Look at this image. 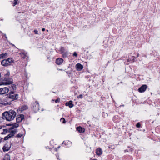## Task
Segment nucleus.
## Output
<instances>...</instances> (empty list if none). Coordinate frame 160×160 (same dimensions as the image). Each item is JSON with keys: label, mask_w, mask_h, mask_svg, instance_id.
<instances>
[{"label": "nucleus", "mask_w": 160, "mask_h": 160, "mask_svg": "<svg viewBox=\"0 0 160 160\" xmlns=\"http://www.w3.org/2000/svg\"><path fill=\"white\" fill-rule=\"evenodd\" d=\"M65 105L67 106H69L70 108H72L74 105L72 103V101H69L68 102H67L65 103Z\"/></svg>", "instance_id": "13"}, {"label": "nucleus", "mask_w": 160, "mask_h": 160, "mask_svg": "<svg viewBox=\"0 0 160 160\" xmlns=\"http://www.w3.org/2000/svg\"><path fill=\"white\" fill-rule=\"evenodd\" d=\"M7 55V54L5 53H2L0 54V59L1 58H3L5 57V56Z\"/></svg>", "instance_id": "28"}, {"label": "nucleus", "mask_w": 160, "mask_h": 160, "mask_svg": "<svg viewBox=\"0 0 160 160\" xmlns=\"http://www.w3.org/2000/svg\"><path fill=\"white\" fill-rule=\"evenodd\" d=\"M11 124H7V125H8V126H12Z\"/></svg>", "instance_id": "46"}, {"label": "nucleus", "mask_w": 160, "mask_h": 160, "mask_svg": "<svg viewBox=\"0 0 160 160\" xmlns=\"http://www.w3.org/2000/svg\"><path fill=\"white\" fill-rule=\"evenodd\" d=\"M13 82V80L12 78H7V81L6 82H0V86L2 85H10L12 84Z\"/></svg>", "instance_id": "4"}, {"label": "nucleus", "mask_w": 160, "mask_h": 160, "mask_svg": "<svg viewBox=\"0 0 160 160\" xmlns=\"http://www.w3.org/2000/svg\"><path fill=\"white\" fill-rule=\"evenodd\" d=\"M62 56L63 58H66L68 55V51L65 52L64 53H62Z\"/></svg>", "instance_id": "20"}, {"label": "nucleus", "mask_w": 160, "mask_h": 160, "mask_svg": "<svg viewBox=\"0 0 160 160\" xmlns=\"http://www.w3.org/2000/svg\"><path fill=\"white\" fill-rule=\"evenodd\" d=\"M7 81V77H5V78H0V82H5Z\"/></svg>", "instance_id": "24"}, {"label": "nucleus", "mask_w": 160, "mask_h": 160, "mask_svg": "<svg viewBox=\"0 0 160 160\" xmlns=\"http://www.w3.org/2000/svg\"><path fill=\"white\" fill-rule=\"evenodd\" d=\"M67 74L68 75L69 77H70V75L72 74V71H68L66 72Z\"/></svg>", "instance_id": "31"}, {"label": "nucleus", "mask_w": 160, "mask_h": 160, "mask_svg": "<svg viewBox=\"0 0 160 160\" xmlns=\"http://www.w3.org/2000/svg\"><path fill=\"white\" fill-rule=\"evenodd\" d=\"M11 89L10 90V91H14L15 92V91L16 90V86L15 84H12L11 85V87L9 86Z\"/></svg>", "instance_id": "16"}, {"label": "nucleus", "mask_w": 160, "mask_h": 160, "mask_svg": "<svg viewBox=\"0 0 160 160\" xmlns=\"http://www.w3.org/2000/svg\"><path fill=\"white\" fill-rule=\"evenodd\" d=\"M45 30V28H42V31H44Z\"/></svg>", "instance_id": "42"}, {"label": "nucleus", "mask_w": 160, "mask_h": 160, "mask_svg": "<svg viewBox=\"0 0 160 160\" xmlns=\"http://www.w3.org/2000/svg\"><path fill=\"white\" fill-rule=\"evenodd\" d=\"M32 109L35 112H37L39 110V104L37 101H35L33 104Z\"/></svg>", "instance_id": "5"}, {"label": "nucleus", "mask_w": 160, "mask_h": 160, "mask_svg": "<svg viewBox=\"0 0 160 160\" xmlns=\"http://www.w3.org/2000/svg\"><path fill=\"white\" fill-rule=\"evenodd\" d=\"M18 0H14L13 1V6H15L18 3Z\"/></svg>", "instance_id": "32"}, {"label": "nucleus", "mask_w": 160, "mask_h": 160, "mask_svg": "<svg viewBox=\"0 0 160 160\" xmlns=\"http://www.w3.org/2000/svg\"><path fill=\"white\" fill-rule=\"evenodd\" d=\"M16 115V113L14 111L10 110L3 113L2 116L4 119H6L7 121H10L14 119Z\"/></svg>", "instance_id": "1"}, {"label": "nucleus", "mask_w": 160, "mask_h": 160, "mask_svg": "<svg viewBox=\"0 0 160 160\" xmlns=\"http://www.w3.org/2000/svg\"><path fill=\"white\" fill-rule=\"evenodd\" d=\"M63 60L61 58H58L56 61V63L58 65L61 64L63 62Z\"/></svg>", "instance_id": "11"}, {"label": "nucleus", "mask_w": 160, "mask_h": 160, "mask_svg": "<svg viewBox=\"0 0 160 160\" xmlns=\"http://www.w3.org/2000/svg\"><path fill=\"white\" fill-rule=\"evenodd\" d=\"M133 150V149L130 148V147H128V149L124 150V152H132Z\"/></svg>", "instance_id": "26"}, {"label": "nucleus", "mask_w": 160, "mask_h": 160, "mask_svg": "<svg viewBox=\"0 0 160 160\" xmlns=\"http://www.w3.org/2000/svg\"><path fill=\"white\" fill-rule=\"evenodd\" d=\"M133 57L134 58H133L132 59V61L133 62H134V61H134V56H133Z\"/></svg>", "instance_id": "43"}, {"label": "nucleus", "mask_w": 160, "mask_h": 160, "mask_svg": "<svg viewBox=\"0 0 160 160\" xmlns=\"http://www.w3.org/2000/svg\"><path fill=\"white\" fill-rule=\"evenodd\" d=\"M3 139L2 138H0V142H1L2 140Z\"/></svg>", "instance_id": "45"}, {"label": "nucleus", "mask_w": 160, "mask_h": 160, "mask_svg": "<svg viewBox=\"0 0 160 160\" xmlns=\"http://www.w3.org/2000/svg\"><path fill=\"white\" fill-rule=\"evenodd\" d=\"M9 132L8 131V129H3V132L1 133V134H6V133H8Z\"/></svg>", "instance_id": "23"}, {"label": "nucleus", "mask_w": 160, "mask_h": 160, "mask_svg": "<svg viewBox=\"0 0 160 160\" xmlns=\"http://www.w3.org/2000/svg\"><path fill=\"white\" fill-rule=\"evenodd\" d=\"M27 53H25L23 52H21L20 53V54L23 58H25L27 57V56L26 55Z\"/></svg>", "instance_id": "21"}, {"label": "nucleus", "mask_w": 160, "mask_h": 160, "mask_svg": "<svg viewBox=\"0 0 160 160\" xmlns=\"http://www.w3.org/2000/svg\"><path fill=\"white\" fill-rule=\"evenodd\" d=\"M9 89L7 87H4L0 88V94L2 95L8 92Z\"/></svg>", "instance_id": "6"}, {"label": "nucleus", "mask_w": 160, "mask_h": 160, "mask_svg": "<svg viewBox=\"0 0 160 160\" xmlns=\"http://www.w3.org/2000/svg\"><path fill=\"white\" fill-rule=\"evenodd\" d=\"M75 67L76 70L78 71L81 70L83 68V66L79 63L76 64Z\"/></svg>", "instance_id": "9"}, {"label": "nucleus", "mask_w": 160, "mask_h": 160, "mask_svg": "<svg viewBox=\"0 0 160 160\" xmlns=\"http://www.w3.org/2000/svg\"><path fill=\"white\" fill-rule=\"evenodd\" d=\"M14 91H10L8 94L9 98L12 101L17 100L18 98V94H14Z\"/></svg>", "instance_id": "3"}, {"label": "nucleus", "mask_w": 160, "mask_h": 160, "mask_svg": "<svg viewBox=\"0 0 160 160\" xmlns=\"http://www.w3.org/2000/svg\"><path fill=\"white\" fill-rule=\"evenodd\" d=\"M5 126H0V129H2L3 128L5 127Z\"/></svg>", "instance_id": "40"}, {"label": "nucleus", "mask_w": 160, "mask_h": 160, "mask_svg": "<svg viewBox=\"0 0 160 160\" xmlns=\"http://www.w3.org/2000/svg\"><path fill=\"white\" fill-rule=\"evenodd\" d=\"M5 100L7 105L11 104V102L12 101L10 98H9L8 95V96L5 99Z\"/></svg>", "instance_id": "10"}, {"label": "nucleus", "mask_w": 160, "mask_h": 160, "mask_svg": "<svg viewBox=\"0 0 160 160\" xmlns=\"http://www.w3.org/2000/svg\"><path fill=\"white\" fill-rule=\"evenodd\" d=\"M0 104H2L3 105H4L5 106H6L7 105L6 102L5 101V99H0Z\"/></svg>", "instance_id": "19"}, {"label": "nucleus", "mask_w": 160, "mask_h": 160, "mask_svg": "<svg viewBox=\"0 0 160 160\" xmlns=\"http://www.w3.org/2000/svg\"><path fill=\"white\" fill-rule=\"evenodd\" d=\"M8 131L9 132L11 133V134H13L14 135L17 132V130L14 129L13 127H10L8 129Z\"/></svg>", "instance_id": "12"}, {"label": "nucleus", "mask_w": 160, "mask_h": 160, "mask_svg": "<svg viewBox=\"0 0 160 160\" xmlns=\"http://www.w3.org/2000/svg\"><path fill=\"white\" fill-rule=\"evenodd\" d=\"M60 100L59 98H58L56 100L55 102L56 103H58L60 102Z\"/></svg>", "instance_id": "37"}, {"label": "nucleus", "mask_w": 160, "mask_h": 160, "mask_svg": "<svg viewBox=\"0 0 160 160\" xmlns=\"http://www.w3.org/2000/svg\"><path fill=\"white\" fill-rule=\"evenodd\" d=\"M34 32L35 33V34H38V31L37 30H34Z\"/></svg>", "instance_id": "38"}, {"label": "nucleus", "mask_w": 160, "mask_h": 160, "mask_svg": "<svg viewBox=\"0 0 160 160\" xmlns=\"http://www.w3.org/2000/svg\"><path fill=\"white\" fill-rule=\"evenodd\" d=\"M28 107L27 105H23L22 106L21 108V109L22 110H24L28 109Z\"/></svg>", "instance_id": "27"}, {"label": "nucleus", "mask_w": 160, "mask_h": 160, "mask_svg": "<svg viewBox=\"0 0 160 160\" xmlns=\"http://www.w3.org/2000/svg\"><path fill=\"white\" fill-rule=\"evenodd\" d=\"M141 125L139 122H138L136 125V127L138 128H140L141 127Z\"/></svg>", "instance_id": "33"}, {"label": "nucleus", "mask_w": 160, "mask_h": 160, "mask_svg": "<svg viewBox=\"0 0 160 160\" xmlns=\"http://www.w3.org/2000/svg\"><path fill=\"white\" fill-rule=\"evenodd\" d=\"M80 98H82V95H79Z\"/></svg>", "instance_id": "41"}, {"label": "nucleus", "mask_w": 160, "mask_h": 160, "mask_svg": "<svg viewBox=\"0 0 160 160\" xmlns=\"http://www.w3.org/2000/svg\"><path fill=\"white\" fill-rule=\"evenodd\" d=\"M96 154L99 156H100L102 153V151L101 148H98L96 149Z\"/></svg>", "instance_id": "17"}, {"label": "nucleus", "mask_w": 160, "mask_h": 160, "mask_svg": "<svg viewBox=\"0 0 160 160\" xmlns=\"http://www.w3.org/2000/svg\"><path fill=\"white\" fill-rule=\"evenodd\" d=\"M63 144H64L65 145H67V142L66 141H64L62 143Z\"/></svg>", "instance_id": "39"}, {"label": "nucleus", "mask_w": 160, "mask_h": 160, "mask_svg": "<svg viewBox=\"0 0 160 160\" xmlns=\"http://www.w3.org/2000/svg\"><path fill=\"white\" fill-rule=\"evenodd\" d=\"M60 121L61 122H62V123H65L66 122L65 119L63 118H62L60 119Z\"/></svg>", "instance_id": "30"}, {"label": "nucleus", "mask_w": 160, "mask_h": 160, "mask_svg": "<svg viewBox=\"0 0 160 160\" xmlns=\"http://www.w3.org/2000/svg\"><path fill=\"white\" fill-rule=\"evenodd\" d=\"M3 160H10V156L8 154H6Z\"/></svg>", "instance_id": "22"}, {"label": "nucleus", "mask_w": 160, "mask_h": 160, "mask_svg": "<svg viewBox=\"0 0 160 160\" xmlns=\"http://www.w3.org/2000/svg\"><path fill=\"white\" fill-rule=\"evenodd\" d=\"M14 62V60L12 58H8L2 60L1 62V64L5 67L8 66Z\"/></svg>", "instance_id": "2"}, {"label": "nucleus", "mask_w": 160, "mask_h": 160, "mask_svg": "<svg viewBox=\"0 0 160 160\" xmlns=\"http://www.w3.org/2000/svg\"><path fill=\"white\" fill-rule=\"evenodd\" d=\"M10 75V72L9 71H8L7 73L5 74L4 75L5 77H7L8 76H9Z\"/></svg>", "instance_id": "35"}, {"label": "nucleus", "mask_w": 160, "mask_h": 160, "mask_svg": "<svg viewBox=\"0 0 160 160\" xmlns=\"http://www.w3.org/2000/svg\"><path fill=\"white\" fill-rule=\"evenodd\" d=\"M10 147L8 146V145L6 144L3 147L2 149L4 152L8 151L10 149Z\"/></svg>", "instance_id": "14"}, {"label": "nucleus", "mask_w": 160, "mask_h": 160, "mask_svg": "<svg viewBox=\"0 0 160 160\" xmlns=\"http://www.w3.org/2000/svg\"><path fill=\"white\" fill-rule=\"evenodd\" d=\"M1 77V73H0V78Z\"/></svg>", "instance_id": "47"}, {"label": "nucleus", "mask_w": 160, "mask_h": 160, "mask_svg": "<svg viewBox=\"0 0 160 160\" xmlns=\"http://www.w3.org/2000/svg\"><path fill=\"white\" fill-rule=\"evenodd\" d=\"M12 127L14 128H17L19 126V125L16 123H13L11 124Z\"/></svg>", "instance_id": "29"}, {"label": "nucleus", "mask_w": 160, "mask_h": 160, "mask_svg": "<svg viewBox=\"0 0 160 160\" xmlns=\"http://www.w3.org/2000/svg\"><path fill=\"white\" fill-rule=\"evenodd\" d=\"M22 136V135L21 134L19 133L16 135V137L18 138H20Z\"/></svg>", "instance_id": "34"}, {"label": "nucleus", "mask_w": 160, "mask_h": 160, "mask_svg": "<svg viewBox=\"0 0 160 160\" xmlns=\"http://www.w3.org/2000/svg\"><path fill=\"white\" fill-rule=\"evenodd\" d=\"M139 56V53H138L137 54V57H138Z\"/></svg>", "instance_id": "44"}, {"label": "nucleus", "mask_w": 160, "mask_h": 160, "mask_svg": "<svg viewBox=\"0 0 160 160\" xmlns=\"http://www.w3.org/2000/svg\"><path fill=\"white\" fill-rule=\"evenodd\" d=\"M14 136L13 134H9L7 136L5 137L4 138V140H8L9 138H11L13 137Z\"/></svg>", "instance_id": "18"}, {"label": "nucleus", "mask_w": 160, "mask_h": 160, "mask_svg": "<svg viewBox=\"0 0 160 160\" xmlns=\"http://www.w3.org/2000/svg\"><path fill=\"white\" fill-rule=\"evenodd\" d=\"M24 115L23 114H20L19 116L16 118V122L18 123L21 122L24 119Z\"/></svg>", "instance_id": "8"}, {"label": "nucleus", "mask_w": 160, "mask_h": 160, "mask_svg": "<svg viewBox=\"0 0 160 160\" xmlns=\"http://www.w3.org/2000/svg\"><path fill=\"white\" fill-rule=\"evenodd\" d=\"M147 87V86L146 85H143L138 89V91L140 92H145Z\"/></svg>", "instance_id": "7"}, {"label": "nucleus", "mask_w": 160, "mask_h": 160, "mask_svg": "<svg viewBox=\"0 0 160 160\" xmlns=\"http://www.w3.org/2000/svg\"><path fill=\"white\" fill-rule=\"evenodd\" d=\"M59 51L62 54V53H64L65 52V49L64 47H61Z\"/></svg>", "instance_id": "25"}, {"label": "nucleus", "mask_w": 160, "mask_h": 160, "mask_svg": "<svg viewBox=\"0 0 160 160\" xmlns=\"http://www.w3.org/2000/svg\"><path fill=\"white\" fill-rule=\"evenodd\" d=\"M77 129L81 133L84 132L85 131V129L84 128H82L80 126L78 127L77 128Z\"/></svg>", "instance_id": "15"}, {"label": "nucleus", "mask_w": 160, "mask_h": 160, "mask_svg": "<svg viewBox=\"0 0 160 160\" xmlns=\"http://www.w3.org/2000/svg\"><path fill=\"white\" fill-rule=\"evenodd\" d=\"M77 55H78V54L76 52H75L73 53V56L77 57Z\"/></svg>", "instance_id": "36"}]
</instances>
